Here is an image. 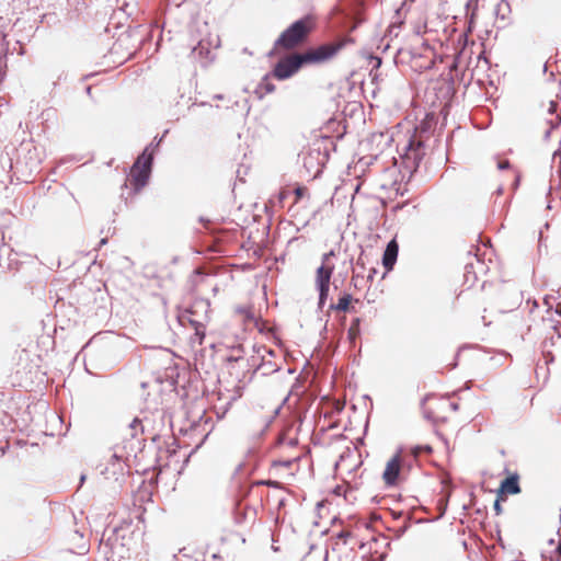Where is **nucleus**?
<instances>
[{
    "label": "nucleus",
    "mask_w": 561,
    "mask_h": 561,
    "mask_svg": "<svg viewBox=\"0 0 561 561\" xmlns=\"http://www.w3.org/2000/svg\"><path fill=\"white\" fill-rule=\"evenodd\" d=\"M354 43L350 36H343L332 42L321 44L305 51H286L274 65L272 77L283 81L295 76L302 67L308 65H322L329 62L347 45Z\"/></svg>",
    "instance_id": "1"
},
{
    "label": "nucleus",
    "mask_w": 561,
    "mask_h": 561,
    "mask_svg": "<svg viewBox=\"0 0 561 561\" xmlns=\"http://www.w3.org/2000/svg\"><path fill=\"white\" fill-rule=\"evenodd\" d=\"M318 19L309 13L301 19L293 22L286 27L274 42L272 54L282 51H295V49L305 45L310 35L316 31Z\"/></svg>",
    "instance_id": "2"
},
{
    "label": "nucleus",
    "mask_w": 561,
    "mask_h": 561,
    "mask_svg": "<svg viewBox=\"0 0 561 561\" xmlns=\"http://www.w3.org/2000/svg\"><path fill=\"white\" fill-rule=\"evenodd\" d=\"M152 160V152H149V149L146 148L131 167L129 182L135 191L141 190L147 184L151 173Z\"/></svg>",
    "instance_id": "3"
},
{
    "label": "nucleus",
    "mask_w": 561,
    "mask_h": 561,
    "mask_svg": "<svg viewBox=\"0 0 561 561\" xmlns=\"http://www.w3.org/2000/svg\"><path fill=\"white\" fill-rule=\"evenodd\" d=\"M345 408V401L324 398L320 403V415L323 417V427L335 428L340 425V414Z\"/></svg>",
    "instance_id": "4"
},
{
    "label": "nucleus",
    "mask_w": 561,
    "mask_h": 561,
    "mask_svg": "<svg viewBox=\"0 0 561 561\" xmlns=\"http://www.w3.org/2000/svg\"><path fill=\"white\" fill-rule=\"evenodd\" d=\"M382 480L387 486H397L405 480L404 459L401 453H397L387 461Z\"/></svg>",
    "instance_id": "5"
},
{
    "label": "nucleus",
    "mask_w": 561,
    "mask_h": 561,
    "mask_svg": "<svg viewBox=\"0 0 561 561\" xmlns=\"http://www.w3.org/2000/svg\"><path fill=\"white\" fill-rule=\"evenodd\" d=\"M424 156L425 149L423 140L415 131L409 139L404 153L402 154V159L404 160L407 168L416 170Z\"/></svg>",
    "instance_id": "6"
},
{
    "label": "nucleus",
    "mask_w": 561,
    "mask_h": 561,
    "mask_svg": "<svg viewBox=\"0 0 561 561\" xmlns=\"http://www.w3.org/2000/svg\"><path fill=\"white\" fill-rule=\"evenodd\" d=\"M333 255V251L324 253L322 255V264L318 267L316 273V283L320 294V302H323L329 295L330 280L334 272V265L328 264V261Z\"/></svg>",
    "instance_id": "7"
},
{
    "label": "nucleus",
    "mask_w": 561,
    "mask_h": 561,
    "mask_svg": "<svg viewBox=\"0 0 561 561\" xmlns=\"http://www.w3.org/2000/svg\"><path fill=\"white\" fill-rule=\"evenodd\" d=\"M196 307H205L203 302H197L193 305L191 308L186 309L184 312H182L179 316V321L182 325H191L195 334L199 339V343L203 342V339L205 336V321L207 319V310L205 311V314L203 317L197 318L196 317V310L194 308Z\"/></svg>",
    "instance_id": "8"
},
{
    "label": "nucleus",
    "mask_w": 561,
    "mask_h": 561,
    "mask_svg": "<svg viewBox=\"0 0 561 561\" xmlns=\"http://www.w3.org/2000/svg\"><path fill=\"white\" fill-rule=\"evenodd\" d=\"M507 477L500 483L496 491L500 499H507L508 495L519 494L522 492L519 480L520 476L517 472H510L505 470Z\"/></svg>",
    "instance_id": "9"
},
{
    "label": "nucleus",
    "mask_w": 561,
    "mask_h": 561,
    "mask_svg": "<svg viewBox=\"0 0 561 561\" xmlns=\"http://www.w3.org/2000/svg\"><path fill=\"white\" fill-rule=\"evenodd\" d=\"M451 405L453 404L447 400L428 398L424 401L423 409L427 417L434 421H443L446 419L443 412H445V410Z\"/></svg>",
    "instance_id": "10"
},
{
    "label": "nucleus",
    "mask_w": 561,
    "mask_h": 561,
    "mask_svg": "<svg viewBox=\"0 0 561 561\" xmlns=\"http://www.w3.org/2000/svg\"><path fill=\"white\" fill-rule=\"evenodd\" d=\"M399 252V244L396 239H392L388 244L382 255V265L387 272L392 271Z\"/></svg>",
    "instance_id": "11"
},
{
    "label": "nucleus",
    "mask_w": 561,
    "mask_h": 561,
    "mask_svg": "<svg viewBox=\"0 0 561 561\" xmlns=\"http://www.w3.org/2000/svg\"><path fill=\"white\" fill-rule=\"evenodd\" d=\"M352 301H353V297L350 294H344L342 297L339 298L337 304L332 306L331 308L336 311L346 312V311L351 310Z\"/></svg>",
    "instance_id": "12"
},
{
    "label": "nucleus",
    "mask_w": 561,
    "mask_h": 561,
    "mask_svg": "<svg viewBox=\"0 0 561 561\" xmlns=\"http://www.w3.org/2000/svg\"><path fill=\"white\" fill-rule=\"evenodd\" d=\"M558 104L554 102L549 103L548 114L550 117L547 119L551 128L559 126L561 123V116L557 113Z\"/></svg>",
    "instance_id": "13"
},
{
    "label": "nucleus",
    "mask_w": 561,
    "mask_h": 561,
    "mask_svg": "<svg viewBox=\"0 0 561 561\" xmlns=\"http://www.w3.org/2000/svg\"><path fill=\"white\" fill-rule=\"evenodd\" d=\"M359 324H360L359 318H355L351 323V327L347 331V337L351 343H355L356 339L359 336V333H360Z\"/></svg>",
    "instance_id": "14"
},
{
    "label": "nucleus",
    "mask_w": 561,
    "mask_h": 561,
    "mask_svg": "<svg viewBox=\"0 0 561 561\" xmlns=\"http://www.w3.org/2000/svg\"><path fill=\"white\" fill-rule=\"evenodd\" d=\"M259 90L261 91V98L263 96V94H268V93H272L275 91V85L270 82L268 78L265 77L262 82L260 83L259 85Z\"/></svg>",
    "instance_id": "15"
},
{
    "label": "nucleus",
    "mask_w": 561,
    "mask_h": 561,
    "mask_svg": "<svg viewBox=\"0 0 561 561\" xmlns=\"http://www.w3.org/2000/svg\"><path fill=\"white\" fill-rule=\"evenodd\" d=\"M433 448L431 445H417L411 449L412 455L416 458L421 454H432Z\"/></svg>",
    "instance_id": "16"
},
{
    "label": "nucleus",
    "mask_w": 561,
    "mask_h": 561,
    "mask_svg": "<svg viewBox=\"0 0 561 561\" xmlns=\"http://www.w3.org/2000/svg\"><path fill=\"white\" fill-rule=\"evenodd\" d=\"M299 458L298 455L291 457V458H288V459H275L273 460V467H286V468H289L294 461H296L297 459Z\"/></svg>",
    "instance_id": "17"
},
{
    "label": "nucleus",
    "mask_w": 561,
    "mask_h": 561,
    "mask_svg": "<svg viewBox=\"0 0 561 561\" xmlns=\"http://www.w3.org/2000/svg\"><path fill=\"white\" fill-rule=\"evenodd\" d=\"M365 298L366 300L371 304V302H376L379 298V295L377 293V288H371V287H368L367 291H366V295H365Z\"/></svg>",
    "instance_id": "18"
},
{
    "label": "nucleus",
    "mask_w": 561,
    "mask_h": 561,
    "mask_svg": "<svg viewBox=\"0 0 561 561\" xmlns=\"http://www.w3.org/2000/svg\"><path fill=\"white\" fill-rule=\"evenodd\" d=\"M238 312L244 317L245 320H254V313L252 308H238Z\"/></svg>",
    "instance_id": "19"
},
{
    "label": "nucleus",
    "mask_w": 561,
    "mask_h": 561,
    "mask_svg": "<svg viewBox=\"0 0 561 561\" xmlns=\"http://www.w3.org/2000/svg\"><path fill=\"white\" fill-rule=\"evenodd\" d=\"M294 193H295V197H296L295 203H298L307 193V188L304 186H298L295 188Z\"/></svg>",
    "instance_id": "20"
},
{
    "label": "nucleus",
    "mask_w": 561,
    "mask_h": 561,
    "mask_svg": "<svg viewBox=\"0 0 561 561\" xmlns=\"http://www.w3.org/2000/svg\"><path fill=\"white\" fill-rule=\"evenodd\" d=\"M504 501H506V499H500L499 494L496 493V500L494 502V511L496 515H501L503 513L501 503Z\"/></svg>",
    "instance_id": "21"
},
{
    "label": "nucleus",
    "mask_w": 561,
    "mask_h": 561,
    "mask_svg": "<svg viewBox=\"0 0 561 561\" xmlns=\"http://www.w3.org/2000/svg\"><path fill=\"white\" fill-rule=\"evenodd\" d=\"M497 168H499L500 170H503V169H507V168H510V162H508V160L500 161V162L497 163Z\"/></svg>",
    "instance_id": "22"
},
{
    "label": "nucleus",
    "mask_w": 561,
    "mask_h": 561,
    "mask_svg": "<svg viewBox=\"0 0 561 561\" xmlns=\"http://www.w3.org/2000/svg\"><path fill=\"white\" fill-rule=\"evenodd\" d=\"M350 536L348 531H341L337 537L342 539L344 542H346V538Z\"/></svg>",
    "instance_id": "23"
},
{
    "label": "nucleus",
    "mask_w": 561,
    "mask_h": 561,
    "mask_svg": "<svg viewBox=\"0 0 561 561\" xmlns=\"http://www.w3.org/2000/svg\"><path fill=\"white\" fill-rule=\"evenodd\" d=\"M375 274H376V270L371 268L369 274H368V276H367V280L368 282H373Z\"/></svg>",
    "instance_id": "24"
},
{
    "label": "nucleus",
    "mask_w": 561,
    "mask_h": 561,
    "mask_svg": "<svg viewBox=\"0 0 561 561\" xmlns=\"http://www.w3.org/2000/svg\"><path fill=\"white\" fill-rule=\"evenodd\" d=\"M140 424H141V421H140L139 419H135V420L131 422L130 426H131V427H135V426L140 425Z\"/></svg>",
    "instance_id": "25"
},
{
    "label": "nucleus",
    "mask_w": 561,
    "mask_h": 561,
    "mask_svg": "<svg viewBox=\"0 0 561 561\" xmlns=\"http://www.w3.org/2000/svg\"><path fill=\"white\" fill-rule=\"evenodd\" d=\"M106 241H107V240L104 238V239H102V240H101L100 244H101V245H103V244H105V243H106Z\"/></svg>",
    "instance_id": "26"
},
{
    "label": "nucleus",
    "mask_w": 561,
    "mask_h": 561,
    "mask_svg": "<svg viewBox=\"0 0 561 561\" xmlns=\"http://www.w3.org/2000/svg\"><path fill=\"white\" fill-rule=\"evenodd\" d=\"M85 477L84 476H81V483L84 481Z\"/></svg>",
    "instance_id": "27"
}]
</instances>
